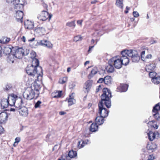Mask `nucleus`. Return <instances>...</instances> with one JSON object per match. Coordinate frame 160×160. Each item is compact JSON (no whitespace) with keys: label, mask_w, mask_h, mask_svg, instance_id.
I'll use <instances>...</instances> for the list:
<instances>
[{"label":"nucleus","mask_w":160,"mask_h":160,"mask_svg":"<svg viewBox=\"0 0 160 160\" xmlns=\"http://www.w3.org/2000/svg\"><path fill=\"white\" fill-rule=\"evenodd\" d=\"M17 0H6L7 2L8 3H12L13 4H14V3H15V1H16Z\"/></svg>","instance_id":"5fc2aeb1"},{"label":"nucleus","mask_w":160,"mask_h":160,"mask_svg":"<svg viewBox=\"0 0 160 160\" xmlns=\"http://www.w3.org/2000/svg\"><path fill=\"white\" fill-rule=\"evenodd\" d=\"M100 88V85L98 86V88L96 89V93H97L99 91Z\"/></svg>","instance_id":"69168bd1"},{"label":"nucleus","mask_w":160,"mask_h":160,"mask_svg":"<svg viewBox=\"0 0 160 160\" xmlns=\"http://www.w3.org/2000/svg\"><path fill=\"white\" fill-rule=\"evenodd\" d=\"M94 47V46H90L89 47V49L88 50V53H89L90 52V51L91 49H92Z\"/></svg>","instance_id":"680f3d73"},{"label":"nucleus","mask_w":160,"mask_h":160,"mask_svg":"<svg viewBox=\"0 0 160 160\" xmlns=\"http://www.w3.org/2000/svg\"><path fill=\"white\" fill-rule=\"evenodd\" d=\"M87 143V142H85V141L83 140L82 141V142L80 146V148H83L86 144Z\"/></svg>","instance_id":"864d4df0"},{"label":"nucleus","mask_w":160,"mask_h":160,"mask_svg":"<svg viewBox=\"0 0 160 160\" xmlns=\"http://www.w3.org/2000/svg\"><path fill=\"white\" fill-rule=\"evenodd\" d=\"M17 101H19L20 103L17 104L16 107L18 108L20 114L24 117L27 116L28 114V110L26 107L22 106V104L23 103L22 98H18Z\"/></svg>","instance_id":"7ed1b4c3"},{"label":"nucleus","mask_w":160,"mask_h":160,"mask_svg":"<svg viewBox=\"0 0 160 160\" xmlns=\"http://www.w3.org/2000/svg\"><path fill=\"white\" fill-rule=\"evenodd\" d=\"M155 122V121L154 120H152L151 121L149 122L148 123V124L149 125H150L152 127V126L153 125V124Z\"/></svg>","instance_id":"603ef678"},{"label":"nucleus","mask_w":160,"mask_h":160,"mask_svg":"<svg viewBox=\"0 0 160 160\" xmlns=\"http://www.w3.org/2000/svg\"><path fill=\"white\" fill-rule=\"evenodd\" d=\"M102 94L101 96V125L104 122L103 118L107 117L109 111L103 107V105L104 104L108 108L111 107V105L110 98L112 97L111 93L110 90L107 88H104L102 89Z\"/></svg>","instance_id":"f257e3e1"},{"label":"nucleus","mask_w":160,"mask_h":160,"mask_svg":"<svg viewBox=\"0 0 160 160\" xmlns=\"http://www.w3.org/2000/svg\"><path fill=\"white\" fill-rule=\"evenodd\" d=\"M40 43L43 46L48 48H51L52 47V44L49 41L46 40H42L41 41Z\"/></svg>","instance_id":"aec40b11"},{"label":"nucleus","mask_w":160,"mask_h":160,"mask_svg":"<svg viewBox=\"0 0 160 160\" xmlns=\"http://www.w3.org/2000/svg\"><path fill=\"white\" fill-rule=\"evenodd\" d=\"M12 48L13 49V48L12 46H11V47L8 46L5 47L4 49H3V53L6 55L9 54L12 52Z\"/></svg>","instance_id":"a878e982"},{"label":"nucleus","mask_w":160,"mask_h":160,"mask_svg":"<svg viewBox=\"0 0 160 160\" xmlns=\"http://www.w3.org/2000/svg\"><path fill=\"white\" fill-rule=\"evenodd\" d=\"M52 17V15L49 14L48 12L43 11L38 16V18L41 21H45L48 18L50 19Z\"/></svg>","instance_id":"9d476101"},{"label":"nucleus","mask_w":160,"mask_h":160,"mask_svg":"<svg viewBox=\"0 0 160 160\" xmlns=\"http://www.w3.org/2000/svg\"><path fill=\"white\" fill-rule=\"evenodd\" d=\"M14 50L15 51V52L13 54L14 56L16 58L19 59L22 58L23 54V49L22 48H18Z\"/></svg>","instance_id":"ddd939ff"},{"label":"nucleus","mask_w":160,"mask_h":160,"mask_svg":"<svg viewBox=\"0 0 160 160\" xmlns=\"http://www.w3.org/2000/svg\"><path fill=\"white\" fill-rule=\"evenodd\" d=\"M8 115L6 112H2L0 113V123L6 122L8 120Z\"/></svg>","instance_id":"2eb2a0df"},{"label":"nucleus","mask_w":160,"mask_h":160,"mask_svg":"<svg viewBox=\"0 0 160 160\" xmlns=\"http://www.w3.org/2000/svg\"><path fill=\"white\" fill-rule=\"evenodd\" d=\"M9 103L8 100L6 98L2 99L1 102L2 107L3 109L8 107V106L9 105Z\"/></svg>","instance_id":"393cba45"},{"label":"nucleus","mask_w":160,"mask_h":160,"mask_svg":"<svg viewBox=\"0 0 160 160\" xmlns=\"http://www.w3.org/2000/svg\"><path fill=\"white\" fill-rule=\"evenodd\" d=\"M82 140H81L80 141H79L78 142V148H80V146L81 144L82 143Z\"/></svg>","instance_id":"0e129e2a"},{"label":"nucleus","mask_w":160,"mask_h":160,"mask_svg":"<svg viewBox=\"0 0 160 160\" xmlns=\"http://www.w3.org/2000/svg\"><path fill=\"white\" fill-rule=\"evenodd\" d=\"M128 50H124L122 51L121 52V55L120 59L121 62H122V65H124L125 66L127 65L129 63V59L128 57Z\"/></svg>","instance_id":"423d86ee"},{"label":"nucleus","mask_w":160,"mask_h":160,"mask_svg":"<svg viewBox=\"0 0 160 160\" xmlns=\"http://www.w3.org/2000/svg\"><path fill=\"white\" fill-rule=\"evenodd\" d=\"M130 9V8L128 7L127 6L126 8V10L124 12L125 13H128V11Z\"/></svg>","instance_id":"4d7b16f0"},{"label":"nucleus","mask_w":160,"mask_h":160,"mask_svg":"<svg viewBox=\"0 0 160 160\" xmlns=\"http://www.w3.org/2000/svg\"><path fill=\"white\" fill-rule=\"evenodd\" d=\"M148 149L152 150L153 152L157 148V145L153 143L151 144L150 146H148L147 147Z\"/></svg>","instance_id":"f704fd0d"},{"label":"nucleus","mask_w":160,"mask_h":160,"mask_svg":"<svg viewBox=\"0 0 160 160\" xmlns=\"http://www.w3.org/2000/svg\"><path fill=\"white\" fill-rule=\"evenodd\" d=\"M155 67L156 65L155 64H150L146 65L145 69L147 72H149L152 71L155 68Z\"/></svg>","instance_id":"5701e85b"},{"label":"nucleus","mask_w":160,"mask_h":160,"mask_svg":"<svg viewBox=\"0 0 160 160\" xmlns=\"http://www.w3.org/2000/svg\"><path fill=\"white\" fill-rule=\"evenodd\" d=\"M155 159L153 155H150L148 157V160H153Z\"/></svg>","instance_id":"8fccbe9b"},{"label":"nucleus","mask_w":160,"mask_h":160,"mask_svg":"<svg viewBox=\"0 0 160 160\" xmlns=\"http://www.w3.org/2000/svg\"><path fill=\"white\" fill-rule=\"evenodd\" d=\"M152 81L155 84L158 85L160 83V77L156 76V77L152 79Z\"/></svg>","instance_id":"c85d7f7f"},{"label":"nucleus","mask_w":160,"mask_h":160,"mask_svg":"<svg viewBox=\"0 0 160 160\" xmlns=\"http://www.w3.org/2000/svg\"><path fill=\"white\" fill-rule=\"evenodd\" d=\"M66 113L63 111H61L59 112V114L60 115H64Z\"/></svg>","instance_id":"774afa93"},{"label":"nucleus","mask_w":160,"mask_h":160,"mask_svg":"<svg viewBox=\"0 0 160 160\" xmlns=\"http://www.w3.org/2000/svg\"><path fill=\"white\" fill-rule=\"evenodd\" d=\"M120 89L121 92L126 91L128 88V85L126 84H122L120 85Z\"/></svg>","instance_id":"c756f323"},{"label":"nucleus","mask_w":160,"mask_h":160,"mask_svg":"<svg viewBox=\"0 0 160 160\" xmlns=\"http://www.w3.org/2000/svg\"><path fill=\"white\" fill-rule=\"evenodd\" d=\"M101 83L103 82L106 85H109L111 83V77L107 76L104 78H101Z\"/></svg>","instance_id":"412c9836"},{"label":"nucleus","mask_w":160,"mask_h":160,"mask_svg":"<svg viewBox=\"0 0 160 160\" xmlns=\"http://www.w3.org/2000/svg\"><path fill=\"white\" fill-rule=\"evenodd\" d=\"M23 56H26L27 55L29 52V50L26 49L25 51L24 49H23Z\"/></svg>","instance_id":"a18cd8bd"},{"label":"nucleus","mask_w":160,"mask_h":160,"mask_svg":"<svg viewBox=\"0 0 160 160\" xmlns=\"http://www.w3.org/2000/svg\"><path fill=\"white\" fill-rule=\"evenodd\" d=\"M62 93V91H58L57 95L54 96L53 97L55 98H57L60 97L61 96Z\"/></svg>","instance_id":"37998d69"},{"label":"nucleus","mask_w":160,"mask_h":160,"mask_svg":"<svg viewBox=\"0 0 160 160\" xmlns=\"http://www.w3.org/2000/svg\"><path fill=\"white\" fill-rule=\"evenodd\" d=\"M81 37L80 36H77L74 37L73 40L74 41L77 42L79 40H81Z\"/></svg>","instance_id":"ea45409f"},{"label":"nucleus","mask_w":160,"mask_h":160,"mask_svg":"<svg viewBox=\"0 0 160 160\" xmlns=\"http://www.w3.org/2000/svg\"><path fill=\"white\" fill-rule=\"evenodd\" d=\"M15 142H16L17 143H18V142H19L20 140V138H19L17 137L15 139Z\"/></svg>","instance_id":"13d9d810"},{"label":"nucleus","mask_w":160,"mask_h":160,"mask_svg":"<svg viewBox=\"0 0 160 160\" xmlns=\"http://www.w3.org/2000/svg\"><path fill=\"white\" fill-rule=\"evenodd\" d=\"M148 138L151 141H153L156 138L158 139L159 137V133L158 132H153L150 131L148 133Z\"/></svg>","instance_id":"f8f14e48"},{"label":"nucleus","mask_w":160,"mask_h":160,"mask_svg":"<svg viewBox=\"0 0 160 160\" xmlns=\"http://www.w3.org/2000/svg\"><path fill=\"white\" fill-rule=\"evenodd\" d=\"M23 95L24 98L28 100H31L34 98L35 92L32 89L29 88L28 89L25 90Z\"/></svg>","instance_id":"0eeeda50"},{"label":"nucleus","mask_w":160,"mask_h":160,"mask_svg":"<svg viewBox=\"0 0 160 160\" xmlns=\"http://www.w3.org/2000/svg\"><path fill=\"white\" fill-rule=\"evenodd\" d=\"M26 71L29 75L33 77L36 76V77L38 78L39 75H41L42 74V73H41L39 69L30 65L27 66Z\"/></svg>","instance_id":"f03ea898"},{"label":"nucleus","mask_w":160,"mask_h":160,"mask_svg":"<svg viewBox=\"0 0 160 160\" xmlns=\"http://www.w3.org/2000/svg\"><path fill=\"white\" fill-rule=\"evenodd\" d=\"M145 51H143L141 52V59L143 60L144 61V60H143L144 59V56L145 55Z\"/></svg>","instance_id":"3c124183"},{"label":"nucleus","mask_w":160,"mask_h":160,"mask_svg":"<svg viewBox=\"0 0 160 160\" xmlns=\"http://www.w3.org/2000/svg\"><path fill=\"white\" fill-rule=\"evenodd\" d=\"M18 98H21L13 94L9 95L8 97L7 100L9 102V105L10 106H13L15 105L16 103L17 102L18 99Z\"/></svg>","instance_id":"9b49d317"},{"label":"nucleus","mask_w":160,"mask_h":160,"mask_svg":"<svg viewBox=\"0 0 160 160\" xmlns=\"http://www.w3.org/2000/svg\"><path fill=\"white\" fill-rule=\"evenodd\" d=\"M100 116H97L95 119V123H92L90 126L89 130L92 132H95L98 128V126L100 125Z\"/></svg>","instance_id":"1a4fd4ad"},{"label":"nucleus","mask_w":160,"mask_h":160,"mask_svg":"<svg viewBox=\"0 0 160 160\" xmlns=\"http://www.w3.org/2000/svg\"><path fill=\"white\" fill-rule=\"evenodd\" d=\"M159 122H160V115L158 113V115H156V116H153Z\"/></svg>","instance_id":"09e8293b"},{"label":"nucleus","mask_w":160,"mask_h":160,"mask_svg":"<svg viewBox=\"0 0 160 160\" xmlns=\"http://www.w3.org/2000/svg\"><path fill=\"white\" fill-rule=\"evenodd\" d=\"M98 113L100 115V101H99L98 103Z\"/></svg>","instance_id":"e2e57ef3"},{"label":"nucleus","mask_w":160,"mask_h":160,"mask_svg":"<svg viewBox=\"0 0 160 160\" xmlns=\"http://www.w3.org/2000/svg\"><path fill=\"white\" fill-rule=\"evenodd\" d=\"M42 102L38 100L37 102L35 104L34 107L35 108H37L40 107V105L41 104Z\"/></svg>","instance_id":"a19ab883"},{"label":"nucleus","mask_w":160,"mask_h":160,"mask_svg":"<svg viewBox=\"0 0 160 160\" xmlns=\"http://www.w3.org/2000/svg\"><path fill=\"white\" fill-rule=\"evenodd\" d=\"M20 103V102H19V101H17V102L16 103L15 105H14V107H15L14 108H11L10 109V111H12V112H15L16 111L18 110V108H17V107H16L17 105V104H19Z\"/></svg>","instance_id":"58836bf2"},{"label":"nucleus","mask_w":160,"mask_h":160,"mask_svg":"<svg viewBox=\"0 0 160 160\" xmlns=\"http://www.w3.org/2000/svg\"><path fill=\"white\" fill-rule=\"evenodd\" d=\"M97 71L98 70L97 68L96 67H94L88 75V78L89 79H90L92 78L94 75L97 73Z\"/></svg>","instance_id":"cd10ccee"},{"label":"nucleus","mask_w":160,"mask_h":160,"mask_svg":"<svg viewBox=\"0 0 160 160\" xmlns=\"http://www.w3.org/2000/svg\"><path fill=\"white\" fill-rule=\"evenodd\" d=\"M10 40L9 38H8L6 37H3L0 40V43L2 44H5L8 43Z\"/></svg>","instance_id":"2f4dec72"},{"label":"nucleus","mask_w":160,"mask_h":160,"mask_svg":"<svg viewBox=\"0 0 160 160\" xmlns=\"http://www.w3.org/2000/svg\"><path fill=\"white\" fill-rule=\"evenodd\" d=\"M119 57L116 56L112 58L108 61V63H111V62L112 63L115 68L117 69H119L122 67V63Z\"/></svg>","instance_id":"39448f33"},{"label":"nucleus","mask_w":160,"mask_h":160,"mask_svg":"<svg viewBox=\"0 0 160 160\" xmlns=\"http://www.w3.org/2000/svg\"><path fill=\"white\" fill-rule=\"evenodd\" d=\"M116 5L119 8L122 9L123 8V0H116Z\"/></svg>","instance_id":"7c9ffc66"},{"label":"nucleus","mask_w":160,"mask_h":160,"mask_svg":"<svg viewBox=\"0 0 160 160\" xmlns=\"http://www.w3.org/2000/svg\"><path fill=\"white\" fill-rule=\"evenodd\" d=\"M152 127H153L155 129H157L158 128V126L157 124H155L153 125Z\"/></svg>","instance_id":"338daca9"},{"label":"nucleus","mask_w":160,"mask_h":160,"mask_svg":"<svg viewBox=\"0 0 160 160\" xmlns=\"http://www.w3.org/2000/svg\"><path fill=\"white\" fill-rule=\"evenodd\" d=\"M4 129L1 126H0V134H1L3 132Z\"/></svg>","instance_id":"bf43d9fd"},{"label":"nucleus","mask_w":160,"mask_h":160,"mask_svg":"<svg viewBox=\"0 0 160 160\" xmlns=\"http://www.w3.org/2000/svg\"><path fill=\"white\" fill-rule=\"evenodd\" d=\"M73 94H74V93H72L71 95H69V98L68 99V101L69 106H71L75 103L76 100L74 98L72 95Z\"/></svg>","instance_id":"b1692460"},{"label":"nucleus","mask_w":160,"mask_h":160,"mask_svg":"<svg viewBox=\"0 0 160 160\" xmlns=\"http://www.w3.org/2000/svg\"><path fill=\"white\" fill-rule=\"evenodd\" d=\"M39 62L38 60L36 58H34L32 59V64L31 65H32L34 67L39 69L41 73H42V67L39 66Z\"/></svg>","instance_id":"dca6fc26"},{"label":"nucleus","mask_w":160,"mask_h":160,"mask_svg":"<svg viewBox=\"0 0 160 160\" xmlns=\"http://www.w3.org/2000/svg\"><path fill=\"white\" fill-rule=\"evenodd\" d=\"M77 155V152L73 150L69 151L68 153V156L71 158H74Z\"/></svg>","instance_id":"473e14b6"},{"label":"nucleus","mask_w":160,"mask_h":160,"mask_svg":"<svg viewBox=\"0 0 160 160\" xmlns=\"http://www.w3.org/2000/svg\"><path fill=\"white\" fill-rule=\"evenodd\" d=\"M67 80V78L64 77L62 79L60 80L59 81L60 83L62 84H63L66 82Z\"/></svg>","instance_id":"c03bdc74"},{"label":"nucleus","mask_w":160,"mask_h":160,"mask_svg":"<svg viewBox=\"0 0 160 160\" xmlns=\"http://www.w3.org/2000/svg\"><path fill=\"white\" fill-rule=\"evenodd\" d=\"M23 13L22 11L20 10L16 11V18L18 22H20L22 23V18Z\"/></svg>","instance_id":"f3484780"},{"label":"nucleus","mask_w":160,"mask_h":160,"mask_svg":"<svg viewBox=\"0 0 160 160\" xmlns=\"http://www.w3.org/2000/svg\"><path fill=\"white\" fill-rule=\"evenodd\" d=\"M24 25L25 28L28 29L33 28L34 26L33 22L29 20H27L24 22Z\"/></svg>","instance_id":"6ab92c4d"},{"label":"nucleus","mask_w":160,"mask_h":160,"mask_svg":"<svg viewBox=\"0 0 160 160\" xmlns=\"http://www.w3.org/2000/svg\"><path fill=\"white\" fill-rule=\"evenodd\" d=\"M27 4V0H17L14 4V9L18 10H20L23 8L24 5Z\"/></svg>","instance_id":"6e6552de"},{"label":"nucleus","mask_w":160,"mask_h":160,"mask_svg":"<svg viewBox=\"0 0 160 160\" xmlns=\"http://www.w3.org/2000/svg\"><path fill=\"white\" fill-rule=\"evenodd\" d=\"M13 57V55H10L9 56L8 58V61L9 63H13L14 62Z\"/></svg>","instance_id":"4c0bfd02"},{"label":"nucleus","mask_w":160,"mask_h":160,"mask_svg":"<svg viewBox=\"0 0 160 160\" xmlns=\"http://www.w3.org/2000/svg\"><path fill=\"white\" fill-rule=\"evenodd\" d=\"M35 32L38 33L40 35H44L46 32L45 28L42 27H39L36 28Z\"/></svg>","instance_id":"4be33fe9"},{"label":"nucleus","mask_w":160,"mask_h":160,"mask_svg":"<svg viewBox=\"0 0 160 160\" xmlns=\"http://www.w3.org/2000/svg\"><path fill=\"white\" fill-rule=\"evenodd\" d=\"M83 22V20H78L77 21V23L78 25H79L80 26H81L82 25V22Z\"/></svg>","instance_id":"6e6d98bb"},{"label":"nucleus","mask_w":160,"mask_h":160,"mask_svg":"<svg viewBox=\"0 0 160 160\" xmlns=\"http://www.w3.org/2000/svg\"><path fill=\"white\" fill-rule=\"evenodd\" d=\"M30 55H31L30 57L32 59H33V58H36L35 57H36V53L35 52L33 51H32L30 53Z\"/></svg>","instance_id":"79ce46f5"},{"label":"nucleus","mask_w":160,"mask_h":160,"mask_svg":"<svg viewBox=\"0 0 160 160\" xmlns=\"http://www.w3.org/2000/svg\"><path fill=\"white\" fill-rule=\"evenodd\" d=\"M160 110V103L156 104L153 108L152 113L153 116L158 115V111Z\"/></svg>","instance_id":"a211bd4d"},{"label":"nucleus","mask_w":160,"mask_h":160,"mask_svg":"<svg viewBox=\"0 0 160 160\" xmlns=\"http://www.w3.org/2000/svg\"><path fill=\"white\" fill-rule=\"evenodd\" d=\"M92 81V80H88L84 83V91L85 93H88L91 88Z\"/></svg>","instance_id":"4468645a"},{"label":"nucleus","mask_w":160,"mask_h":160,"mask_svg":"<svg viewBox=\"0 0 160 160\" xmlns=\"http://www.w3.org/2000/svg\"><path fill=\"white\" fill-rule=\"evenodd\" d=\"M152 57V55L151 54H149L146 56L145 59L151 58Z\"/></svg>","instance_id":"052dcab7"},{"label":"nucleus","mask_w":160,"mask_h":160,"mask_svg":"<svg viewBox=\"0 0 160 160\" xmlns=\"http://www.w3.org/2000/svg\"><path fill=\"white\" fill-rule=\"evenodd\" d=\"M134 17L137 18L139 16V13L136 11H134L133 12Z\"/></svg>","instance_id":"49530a36"},{"label":"nucleus","mask_w":160,"mask_h":160,"mask_svg":"<svg viewBox=\"0 0 160 160\" xmlns=\"http://www.w3.org/2000/svg\"><path fill=\"white\" fill-rule=\"evenodd\" d=\"M128 52V56L131 58V60L132 62H137L140 60V57L137 51L129 50Z\"/></svg>","instance_id":"20e7f679"},{"label":"nucleus","mask_w":160,"mask_h":160,"mask_svg":"<svg viewBox=\"0 0 160 160\" xmlns=\"http://www.w3.org/2000/svg\"><path fill=\"white\" fill-rule=\"evenodd\" d=\"M149 72V76L152 79L154 78L157 76V73L155 72L151 71Z\"/></svg>","instance_id":"c9c22d12"},{"label":"nucleus","mask_w":160,"mask_h":160,"mask_svg":"<svg viewBox=\"0 0 160 160\" xmlns=\"http://www.w3.org/2000/svg\"><path fill=\"white\" fill-rule=\"evenodd\" d=\"M109 64L106 67L105 69L108 72L112 73L114 70V68L113 66V64L111 62V63Z\"/></svg>","instance_id":"bb28decb"},{"label":"nucleus","mask_w":160,"mask_h":160,"mask_svg":"<svg viewBox=\"0 0 160 160\" xmlns=\"http://www.w3.org/2000/svg\"><path fill=\"white\" fill-rule=\"evenodd\" d=\"M66 25L69 27H73V28H74L75 27V21L67 22Z\"/></svg>","instance_id":"e433bc0d"},{"label":"nucleus","mask_w":160,"mask_h":160,"mask_svg":"<svg viewBox=\"0 0 160 160\" xmlns=\"http://www.w3.org/2000/svg\"><path fill=\"white\" fill-rule=\"evenodd\" d=\"M34 87L35 90L37 92V95L36 97H37L39 94V92L41 88L40 86V85H38L37 83H36L34 84Z\"/></svg>","instance_id":"72a5a7b5"},{"label":"nucleus","mask_w":160,"mask_h":160,"mask_svg":"<svg viewBox=\"0 0 160 160\" xmlns=\"http://www.w3.org/2000/svg\"><path fill=\"white\" fill-rule=\"evenodd\" d=\"M12 86L11 84H7L5 86V89L6 90L8 91L9 90Z\"/></svg>","instance_id":"de8ad7c7"}]
</instances>
